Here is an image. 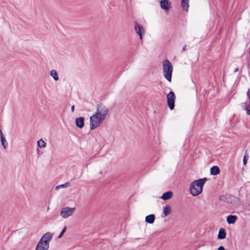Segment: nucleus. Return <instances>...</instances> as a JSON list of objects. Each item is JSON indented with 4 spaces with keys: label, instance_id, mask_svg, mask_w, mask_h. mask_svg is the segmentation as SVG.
I'll use <instances>...</instances> for the list:
<instances>
[{
    "label": "nucleus",
    "instance_id": "1",
    "mask_svg": "<svg viewBox=\"0 0 250 250\" xmlns=\"http://www.w3.org/2000/svg\"><path fill=\"white\" fill-rule=\"evenodd\" d=\"M109 112L108 108L101 104L97 106L95 113L90 117L89 126L91 130L99 127L105 119Z\"/></svg>",
    "mask_w": 250,
    "mask_h": 250
},
{
    "label": "nucleus",
    "instance_id": "2",
    "mask_svg": "<svg viewBox=\"0 0 250 250\" xmlns=\"http://www.w3.org/2000/svg\"><path fill=\"white\" fill-rule=\"evenodd\" d=\"M206 181L207 179L204 178L191 182L189 188L190 193L193 196L199 195L202 192L203 186Z\"/></svg>",
    "mask_w": 250,
    "mask_h": 250
},
{
    "label": "nucleus",
    "instance_id": "3",
    "mask_svg": "<svg viewBox=\"0 0 250 250\" xmlns=\"http://www.w3.org/2000/svg\"><path fill=\"white\" fill-rule=\"evenodd\" d=\"M52 238L50 232H46L41 238L37 244L35 250H48L49 242Z\"/></svg>",
    "mask_w": 250,
    "mask_h": 250
},
{
    "label": "nucleus",
    "instance_id": "4",
    "mask_svg": "<svg viewBox=\"0 0 250 250\" xmlns=\"http://www.w3.org/2000/svg\"><path fill=\"white\" fill-rule=\"evenodd\" d=\"M162 70L164 77L169 82H171L173 66L169 61L165 60L162 63Z\"/></svg>",
    "mask_w": 250,
    "mask_h": 250
},
{
    "label": "nucleus",
    "instance_id": "5",
    "mask_svg": "<svg viewBox=\"0 0 250 250\" xmlns=\"http://www.w3.org/2000/svg\"><path fill=\"white\" fill-rule=\"evenodd\" d=\"M75 210V207H65L62 208L60 215L62 218L65 219L72 216Z\"/></svg>",
    "mask_w": 250,
    "mask_h": 250
},
{
    "label": "nucleus",
    "instance_id": "6",
    "mask_svg": "<svg viewBox=\"0 0 250 250\" xmlns=\"http://www.w3.org/2000/svg\"><path fill=\"white\" fill-rule=\"evenodd\" d=\"M168 106L170 110L174 109L175 105V95L172 91L170 92L167 95Z\"/></svg>",
    "mask_w": 250,
    "mask_h": 250
},
{
    "label": "nucleus",
    "instance_id": "7",
    "mask_svg": "<svg viewBox=\"0 0 250 250\" xmlns=\"http://www.w3.org/2000/svg\"><path fill=\"white\" fill-rule=\"evenodd\" d=\"M134 29L135 32L139 35V38L142 40L145 34V30L144 27L138 24L137 22H134Z\"/></svg>",
    "mask_w": 250,
    "mask_h": 250
},
{
    "label": "nucleus",
    "instance_id": "8",
    "mask_svg": "<svg viewBox=\"0 0 250 250\" xmlns=\"http://www.w3.org/2000/svg\"><path fill=\"white\" fill-rule=\"evenodd\" d=\"M76 125L80 128H82L84 126V118L83 117H79L76 119L75 120Z\"/></svg>",
    "mask_w": 250,
    "mask_h": 250
},
{
    "label": "nucleus",
    "instance_id": "9",
    "mask_svg": "<svg viewBox=\"0 0 250 250\" xmlns=\"http://www.w3.org/2000/svg\"><path fill=\"white\" fill-rule=\"evenodd\" d=\"M155 219V215L153 214H151L148 215L146 216L145 218V221L148 224H152L154 222Z\"/></svg>",
    "mask_w": 250,
    "mask_h": 250
},
{
    "label": "nucleus",
    "instance_id": "10",
    "mask_svg": "<svg viewBox=\"0 0 250 250\" xmlns=\"http://www.w3.org/2000/svg\"><path fill=\"white\" fill-rule=\"evenodd\" d=\"M237 219L236 215H229L227 218V222L229 224H234Z\"/></svg>",
    "mask_w": 250,
    "mask_h": 250
},
{
    "label": "nucleus",
    "instance_id": "11",
    "mask_svg": "<svg viewBox=\"0 0 250 250\" xmlns=\"http://www.w3.org/2000/svg\"><path fill=\"white\" fill-rule=\"evenodd\" d=\"M173 195L171 191H167L164 193L161 196V198L164 200H167L170 199Z\"/></svg>",
    "mask_w": 250,
    "mask_h": 250
},
{
    "label": "nucleus",
    "instance_id": "12",
    "mask_svg": "<svg viewBox=\"0 0 250 250\" xmlns=\"http://www.w3.org/2000/svg\"><path fill=\"white\" fill-rule=\"evenodd\" d=\"M163 213L165 216H167L171 213V208L169 205H167L163 207Z\"/></svg>",
    "mask_w": 250,
    "mask_h": 250
},
{
    "label": "nucleus",
    "instance_id": "13",
    "mask_svg": "<svg viewBox=\"0 0 250 250\" xmlns=\"http://www.w3.org/2000/svg\"><path fill=\"white\" fill-rule=\"evenodd\" d=\"M181 5L183 10L188 12L189 7V0H181Z\"/></svg>",
    "mask_w": 250,
    "mask_h": 250
},
{
    "label": "nucleus",
    "instance_id": "14",
    "mask_svg": "<svg viewBox=\"0 0 250 250\" xmlns=\"http://www.w3.org/2000/svg\"><path fill=\"white\" fill-rule=\"evenodd\" d=\"M210 174L213 175H217L219 173L220 170L217 166L212 167L210 170Z\"/></svg>",
    "mask_w": 250,
    "mask_h": 250
},
{
    "label": "nucleus",
    "instance_id": "15",
    "mask_svg": "<svg viewBox=\"0 0 250 250\" xmlns=\"http://www.w3.org/2000/svg\"><path fill=\"white\" fill-rule=\"evenodd\" d=\"M226 233L225 230L223 229H221L219 231L218 238L219 239H223L226 238Z\"/></svg>",
    "mask_w": 250,
    "mask_h": 250
},
{
    "label": "nucleus",
    "instance_id": "16",
    "mask_svg": "<svg viewBox=\"0 0 250 250\" xmlns=\"http://www.w3.org/2000/svg\"><path fill=\"white\" fill-rule=\"evenodd\" d=\"M46 142L42 139L37 141V146L40 148H44L46 146Z\"/></svg>",
    "mask_w": 250,
    "mask_h": 250
},
{
    "label": "nucleus",
    "instance_id": "17",
    "mask_svg": "<svg viewBox=\"0 0 250 250\" xmlns=\"http://www.w3.org/2000/svg\"><path fill=\"white\" fill-rule=\"evenodd\" d=\"M50 75L55 81H57L59 80V76L57 71L55 70H51L50 72Z\"/></svg>",
    "mask_w": 250,
    "mask_h": 250
},
{
    "label": "nucleus",
    "instance_id": "18",
    "mask_svg": "<svg viewBox=\"0 0 250 250\" xmlns=\"http://www.w3.org/2000/svg\"><path fill=\"white\" fill-rule=\"evenodd\" d=\"M1 142L2 146L4 149H6L8 146V143L4 137L1 136Z\"/></svg>",
    "mask_w": 250,
    "mask_h": 250
},
{
    "label": "nucleus",
    "instance_id": "19",
    "mask_svg": "<svg viewBox=\"0 0 250 250\" xmlns=\"http://www.w3.org/2000/svg\"><path fill=\"white\" fill-rule=\"evenodd\" d=\"M232 197H231L230 195H222L219 196V200L224 202L227 201V199L228 198H231Z\"/></svg>",
    "mask_w": 250,
    "mask_h": 250
},
{
    "label": "nucleus",
    "instance_id": "20",
    "mask_svg": "<svg viewBox=\"0 0 250 250\" xmlns=\"http://www.w3.org/2000/svg\"><path fill=\"white\" fill-rule=\"evenodd\" d=\"M67 185H68V183H65L64 184H62V185H60L57 186L56 187L55 189H56V190H58L61 188H65L67 187Z\"/></svg>",
    "mask_w": 250,
    "mask_h": 250
},
{
    "label": "nucleus",
    "instance_id": "21",
    "mask_svg": "<svg viewBox=\"0 0 250 250\" xmlns=\"http://www.w3.org/2000/svg\"><path fill=\"white\" fill-rule=\"evenodd\" d=\"M66 229H67V227L66 226H65L63 228V229H62V230L60 235L58 236V238H61L62 237L63 234H64V233L65 232Z\"/></svg>",
    "mask_w": 250,
    "mask_h": 250
},
{
    "label": "nucleus",
    "instance_id": "22",
    "mask_svg": "<svg viewBox=\"0 0 250 250\" xmlns=\"http://www.w3.org/2000/svg\"><path fill=\"white\" fill-rule=\"evenodd\" d=\"M248 158H247V153H245V155L243 158V164L244 165H246L247 162Z\"/></svg>",
    "mask_w": 250,
    "mask_h": 250
},
{
    "label": "nucleus",
    "instance_id": "23",
    "mask_svg": "<svg viewBox=\"0 0 250 250\" xmlns=\"http://www.w3.org/2000/svg\"><path fill=\"white\" fill-rule=\"evenodd\" d=\"M217 250H225V248L223 246H220Z\"/></svg>",
    "mask_w": 250,
    "mask_h": 250
},
{
    "label": "nucleus",
    "instance_id": "24",
    "mask_svg": "<svg viewBox=\"0 0 250 250\" xmlns=\"http://www.w3.org/2000/svg\"><path fill=\"white\" fill-rule=\"evenodd\" d=\"M246 110H247V114L250 116V109L247 110V107H246Z\"/></svg>",
    "mask_w": 250,
    "mask_h": 250
},
{
    "label": "nucleus",
    "instance_id": "25",
    "mask_svg": "<svg viewBox=\"0 0 250 250\" xmlns=\"http://www.w3.org/2000/svg\"><path fill=\"white\" fill-rule=\"evenodd\" d=\"M247 96L249 98V99L250 100V90H249L248 92H247Z\"/></svg>",
    "mask_w": 250,
    "mask_h": 250
},
{
    "label": "nucleus",
    "instance_id": "26",
    "mask_svg": "<svg viewBox=\"0 0 250 250\" xmlns=\"http://www.w3.org/2000/svg\"><path fill=\"white\" fill-rule=\"evenodd\" d=\"M74 108H75V106L73 105L71 106V111L72 112H74Z\"/></svg>",
    "mask_w": 250,
    "mask_h": 250
},
{
    "label": "nucleus",
    "instance_id": "27",
    "mask_svg": "<svg viewBox=\"0 0 250 250\" xmlns=\"http://www.w3.org/2000/svg\"><path fill=\"white\" fill-rule=\"evenodd\" d=\"M0 139H1V136L2 137H4L3 135V134H2V133L1 130H0Z\"/></svg>",
    "mask_w": 250,
    "mask_h": 250
},
{
    "label": "nucleus",
    "instance_id": "28",
    "mask_svg": "<svg viewBox=\"0 0 250 250\" xmlns=\"http://www.w3.org/2000/svg\"><path fill=\"white\" fill-rule=\"evenodd\" d=\"M186 48V45H185V46L183 47V50H185Z\"/></svg>",
    "mask_w": 250,
    "mask_h": 250
}]
</instances>
